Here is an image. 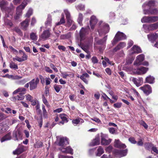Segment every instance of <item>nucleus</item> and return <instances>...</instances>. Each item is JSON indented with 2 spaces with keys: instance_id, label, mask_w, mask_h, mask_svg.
Listing matches in <instances>:
<instances>
[{
  "instance_id": "nucleus-56",
  "label": "nucleus",
  "mask_w": 158,
  "mask_h": 158,
  "mask_svg": "<svg viewBox=\"0 0 158 158\" xmlns=\"http://www.w3.org/2000/svg\"><path fill=\"white\" fill-rule=\"evenodd\" d=\"M77 8L81 10H83L85 9V6L83 5H79L77 6Z\"/></svg>"
},
{
  "instance_id": "nucleus-38",
  "label": "nucleus",
  "mask_w": 158,
  "mask_h": 158,
  "mask_svg": "<svg viewBox=\"0 0 158 158\" xmlns=\"http://www.w3.org/2000/svg\"><path fill=\"white\" fill-rule=\"evenodd\" d=\"M42 101L48 107H49L50 106L49 104H48V102L44 97V95H42Z\"/></svg>"
},
{
  "instance_id": "nucleus-4",
  "label": "nucleus",
  "mask_w": 158,
  "mask_h": 158,
  "mask_svg": "<svg viewBox=\"0 0 158 158\" xmlns=\"http://www.w3.org/2000/svg\"><path fill=\"white\" fill-rule=\"evenodd\" d=\"M158 20L157 16H145L141 19V22L143 23H152L156 22Z\"/></svg>"
},
{
  "instance_id": "nucleus-64",
  "label": "nucleus",
  "mask_w": 158,
  "mask_h": 158,
  "mask_svg": "<svg viewBox=\"0 0 158 158\" xmlns=\"http://www.w3.org/2000/svg\"><path fill=\"white\" fill-rule=\"evenodd\" d=\"M59 158H73L71 156H68L62 155H60L59 156Z\"/></svg>"
},
{
  "instance_id": "nucleus-7",
  "label": "nucleus",
  "mask_w": 158,
  "mask_h": 158,
  "mask_svg": "<svg viewBox=\"0 0 158 158\" xmlns=\"http://www.w3.org/2000/svg\"><path fill=\"white\" fill-rule=\"evenodd\" d=\"M149 41L152 43H154L158 39V34L156 33H151L147 35Z\"/></svg>"
},
{
  "instance_id": "nucleus-11",
  "label": "nucleus",
  "mask_w": 158,
  "mask_h": 158,
  "mask_svg": "<svg viewBox=\"0 0 158 158\" xmlns=\"http://www.w3.org/2000/svg\"><path fill=\"white\" fill-rule=\"evenodd\" d=\"M69 144L68 139L66 137H61L60 139L58 145L61 147H64V146Z\"/></svg>"
},
{
  "instance_id": "nucleus-30",
  "label": "nucleus",
  "mask_w": 158,
  "mask_h": 158,
  "mask_svg": "<svg viewBox=\"0 0 158 158\" xmlns=\"http://www.w3.org/2000/svg\"><path fill=\"white\" fill-rule=\"evenodd\" d=\"M100 144V139L98 138H96L91 143L90 145L91 146H94L98 145Z\"/></svg>"
},
{
  "instance_id": "nucleus-20",
  "label": "nucleus",
  "mask_w": 158,
  "mask_h": 158,
  "mask_svg": "<svg viewBox=\"0 0 158 158\" xmlns=\"http://www.w3.org/2000/svg\"><path fill=\"white\" fill-rule=\"evenodd\" d=\"M29 19L27 18L24 21H23L21 23V25L22 28L23 29L25 30H27V28L29 25Z\"/></svg>"
},
{
  "instance_id": "nucleus-62",
  "label": "nucleus",
  "mask_w": 158,
  "mask_h": 158,
  "mask_svg": "<svg viewBox=\"0 0 158 158\" xmlns=\"http://www.w3.org/2000/svg\"><path fill=\"white\" fill-rule=\"evenodd\" d=\"M51 68L56 72H58L57 69L55 67V66L52 64L51 63L50 64Z\"/></svg>"
},
{
  "instance_id": "nucleus-24",
  "label": "nucleus",
  "mask_w": 158,
  "mask_h": 158,
  "mask_svg": "<svg viewBox=\"0 0 158 158\" xmlns=\"http://www.w3.org/2000/svg\"><path fill=\"white\" fill-rule=\"evenodd\" d=\"M80 46L81 48L84 51L87 53L89 52V47L90 46V44L88 43L85 44L81 45Z\"/></svg>"
},
{
  "instance_id": "nucleus-18",
  "label": "nucleus",
  "mask_w": 158,
  "mask_h": 158,
  "mask_svg": "<svg viewBox=\"0 0 158 158\" xmlns=\"http://www.w3.org/2000/svg\"><path fill=\"white\" fill-rule=\"evenodd\" d=\"M110 30L109 25L107 24H105L104 25L102 29H98V32L99 34L101 33H103L104 34L108 33Z\"/></svg>"
},
{
  "instance_id": "nucleus-19",
  "label": "nucleus",
  "mask_w": 158,
  "mask_h": 158,
  "mask_svg": "<svg viewBox=\"0 0 158 158\" xmlns=\"http://www.w3.org/2000/svg\"><path fill=\"white\" fill-rule=\"evenodd\" d=\"M97 22V20L96 17L94 16H92L89 21V23L91 29H94V26Z\"/></svg>"
},
{
  "instance_id": "nucleus-32",
  "label": "nucleus",
  "mask_w": 158,
  "mask_h": 158,
  "mask_svg": "<svg viewBox=\"0 0 158 158\" xmlns=\"http://www.w3.org/2000/svg\"><path fill=\"white\" fill-rule=\"evenodd\" d=\"M51 17L50 15H48L47 20L45 23V25L47 27L48 26L51 27Z\"/></svg>"
},
{
  "instance_id": "nucleus-10",
  "label": "nucleus",
  "mask_w": 158,
  "mask_h": 158,
  "mask_svg": "<svg viewBox=\"0 0 158 158\" xmlns=\"http://www.w3.org/2000/svg\"><path fill=\"white\" fill-rule=\"evenodd\" d=\"M148 70V68L142 67L135 69L134 72L137 74L141 75L145 73Z\"/></svg>"
},
{
  "instance_id": "nucleus-3",
  "label": "nucleus",
  "mask_w": 158,
  "mask_h": 158,
  "mask_svg": "<svg viewBox=\"0 0 158 158\" xmlns=\"http://www.w3.org/2000/svg\"><path fill=\"white\" fill-rule=\"evenodd\" d=\"M126 38V36L124 33L118 31L116 34L112 42V44L113 45H114L118 41L125 39Z\"/></svg>"
},
{
  "instance_id": "nucleus-2",
  "label": "nucleus",
  "mask_w": 158,
  "mask_h": 158,
  "mask_svg": "<svg viewBox=\"0 0 158 158\" xmlns=\"http://www.w3.org/2000/svg\"><path fill=\"white\" fill-rule=\"evenodd\" d=\"M31 0H24L22 3L18 6L16 9V13L14 16V19L17 20L19 19L22 15V10L24 9L27 4V3L30 2Z\"/></svg>"
},
{
  "instance_id": "nucleus-44",
  "label": "nucleus",
  "mask_w": 158,
  "mask_h": 158,
  "mask_svg": "<svg viewBox=\"0 0 158 158\" xmlns=\"http://www.w3.org/2000/svg\"><path fill=\"white\" fill-rule=\"evenodd\" d=\"M5 24L10 27H12L13 25L12 22L10 20L7 19H5L4 21Z\"/></svg>"
},
{
  "instance_id": "nucleus-58",
  "label": "nucleus",
  "mask_w": 158,
  "mask_h": 158,
  "mask_svg": "<svg viewBox=\"0 0 158 158\" xmlns=\"http://www.w3.org/2000/svg\"><path fill=\"white\" fill-rule=\"evenodd\" d=\"M133 93L135 95V96L138 98H140V95L138 92L136 91V90L135 89H133Z\"/></svg>"
},
{
  "instance_id": "nucleus-31",
  "label": "nucleus",
  "mask_w": 158,
  "mask_h": 158,
  "mask_svg": "<svg viewBox=\"0 0 158 158\" xmlns=\"http://www.w3.org/2000/svg\"><path fill=\"white\" fill-rule=\"evenodd\" d=\"M149 30L153 31L158 28V23H156L149 25Z\"/></svg>"
},
{
  "instance_id": "nucleus-28",
  "label": "nucleus",
  "mask_w": 158,
  "mask_h": 158,
  "mask_svg": "<svg viewBox=\"0 0 158 158\" xmlns=\"http://www.w3.org/2000/svg\"><path fill=\"white\" fill-rule=\"evenodd\" d=\"M127 149L124 150H116L115 152L119 154L120 157H123L125 156L127 153Z\"/></svg>"
},
{
  "instance_id": "nucleus-13",
  "label": "nucleus",
  "mask_w": 158,
  "mask_h": 158,
  "mask_svg": "<svg viewBox=\"0 0 158 158\" xmlns=\"http://www.w3.org/2000/svg\"><path fill=\"white\" fill-rule=\"evenodd\" d=\"M59 149L63 153L69 154L71 155H73V150L70 146L66 148L61 147Z\"/></svg>"
},
{
  "instance_id": "nucleus-6",
  "label": "nucleus",
  "mask_w": 158,
  "mask_h": 158,
  "mask_svg": "<svg viewBox=\"0 0 158 158\" xmlns=\"http://www.w3.org/2000/svg\"><path fill=\"white\" fill-rule=\"evenodd\" d=\"M39 79L38 77L35 79H33L31 81L29 82L30 85V89L31 90L35 89L37 85L39 84Z\"/></svg>"
},
{
  "instance_id": "nucleus-57",
  "label": "nucleus",
  "mask_w": 158,
  "mask_h": 158,
  "mask_svg": "<svg viewBox=\"0 0 158 158\" xmlns=\"http://www.w3.org/2000/svg\"><path fill=\"white\" fill-rule=\"evenodd\" d=\"M35 109L36 110H37V112H38L40 114V113L41 112V110L40 109V105L39 104V103H38L37 105H36L35 107Z\"/></svg>"
},
{
  "instance_id": "nucleus-61",
  "label": "nucleus",
  "mask_w": 158,
  "mask_h": 158,
  "mask_svg": "<svg viewBox=\"0 0 158 158\" xmlns=\"http://www.w3.org/2000/svg\"><path fill=\"white\" fill-rule=\"evenodd\" d=\"M129 140L132 143L135 144L136 143V141L135 140V139L134 138H130L129 139Z\"/></svg>"
},
{
  "instance_id": "nucleus-60",
  "label": "nucleus",
  "mask_w": 158,
  "mask_h": 158,
  "mask_svg": "<svg viewBox=\"0 0 158 158\" xmlns=\"http://www.w3.org/2000/svg\"><path fill=\"white\" fill-rule=\"evenodd\" d=\"M112 149V147L111 146H109L106 148L105 150L106 152L110 153L111 152Z\"/></svg>"
},
{
  "instance_id": "nucleus-1",
  "label": "nucleus",
  "mask_w": 158,
  "mask_h": 158,
  "mask_svg": "<svg viewBox=\"0 0 158 158\" xmlns=\"http://www.w3.org/2000/svg\"><path fill=\"white\" fill-rule=\"evenodd\" d=\"M8 3L7 1L2 0L0 1V7L2 10L6 13V16L9 17L10 15L11 16L14 9V7L12 3L10 4V7H7L6 6Z\"/></svg>"
},
{
  "instance_id": "nucleus-35",
  "label": "nucleus",
  "mask_w": 158,
  "mask_h": 158,
  "mask_svg": "<svg viewBox=\"0 0 158 158\" xmlns=\"http://www.w3.org/2000/svg\"><path fill=\"white\" fill-rule=\"evenodd\" d=\"M83 19V15L81 13H79L78 15V17L77 19V22L80 25H82V22Z\"/></svg>"
},
{
  "instance_id": "nucleus-55",
  "label": "nucleus",
  "mask_w": 158,
  "mask_h": 158,
  "mask_svg": "<svg viewBox=\"0 0 158 158\" xmlns=\"http://www.w3.org/2000/svg\"><path fill=\"white\" fill-rule=\"evenodd\" d=\"M122 105V103L121 102H117L114 104V106L116 108H119Z\"/></svg>"
},
{
  "instance_id": "nucleus-41",
  "label": "nucleus",
  "mask_w": 158,
  "mask_h": 158,
  "mask_svg": "<svg viewBox=\"0 0 158 158\" xmlns=\"http://www.w3.org/2000/svg\"><path fill=\"white\" fill-rule=\"evenodd\" d=\"M66 115L65 114H61L60 115V117L62 120L65 121V123L68 122L67 118L66 117Z\"/></svg>"
},
{
  "instance_id": "nucleus-42",
  "label": "nucleus",
  "mask_w": 158,
  "mask_h": 158,
  "mask_svg": "<svg viewBox=\"0 0 158 158\" xmlns=\"http://www.w3.org/2000/svg\"><path fill=\"white\" fill-rule=\"evenodd\" d=\"M19 94L23 95L25 94L26 92V89L25 88L23 87L19 88Z\"/></svg>"
},
{
  "instance_id": "nucleus-29",
  "label": "nucleus",
  "mask_w": 158,
  "mask_h": 158,
  "mask_svg": "<svg viewBox=\"0 0 158 158\" xmlns=\"http://www.w3.org/2000/svg\"><path fill=\"white\" fill-rule=\"evenodd\" d=\"M24 98V96L23 95L19 94L16 97H13L12 98V100L13 101L15 100H22Z\"/></svg>"
},
{
  "instance_id": "nucleus-47",
  "label": "nucleus",
  "mask_w": 158,
  "mask_h": 158,
  "mask_svg": "<svg viewBox=\"0 0 158 158\" xmlns=\"http://www.w3.org/2000/svg\"><path fill=\"white\" fill-rule=\"evenodd\" d=\"M139 123L141 125L143 126L144 128L147 129L148 128V126L147 124L143 120L139 121Z\"/></svg>"
},
{
  "instance_id": "nucleus-48",
  "label": "nucleus",
  "mask_w": 158,
  "mask_h": 158,
  "mask_svg": "<svg viewBox=\"0 0 158 158\" xmlns=\"http://www.w3.org/2000/svg\"><path fill=\"white\" fill-rule=\"evenodd\" d=\"M42 107L44 116L45 118H46L47 117V112L45 109V106L44 105H42Z\"/></svg>"
},
{
  "instance_id": "nucleus-25",
  "label": "nucleus",
  "mask_w": 158,
  "mask_h": 158,
  "mask_svg": "<svg viewBox=\"0 0 158 158\" xmlns=\"http://www.w3.org/2000/svg\"><path fill=\"white\" fill-rule=\"evenodd\" d=\"M155 5V2L154 1H150L148 2L145 3L143 5V7L144 8L146 6H148L150 8L154 6Z\"/></svg>"
},
{
  "instance_id": "nucleus-36",
  "label": "nucleus",
  "mask_w": 158,
  "mask_h": 158,
  "mask_svg": "<svg viewBox=\"0 0 158 158\" xmlns=\"http://www.w3.org/2000/svg\"><path fill=\"white\" fill-rule=\"evenodd\" d=\"M54 88L57 93H59L62 88V86L61 85L55 84L53 86Z\"/></svg>"
},
{
  "instance_id": "nucleus-40",
  "label": "nucleus",
  "mask_w": 158,
  "mask_h": 158,
  "mask_svg": "<svg viewBox=\"0 0 158 158\" xmlns=\"http://www.w3.org/2000/svg\"><path fill=\"white\" fill-rule=\"evenodd\" d=\"M30 38L32 40L34 41L36 40L37 39V36L36 33L34 32H32L30 34Z\"/></svg>"
},
{
  "instance_id": "nucleus-9",
  "label": "nucleus",
  "mask_w": 158,
  "mask_h": 158,
  "mask_svg": "<svg viewBox=\"0 0 158 158\" xmlns=\"http://www.w3.org/2000/svg\"><path fill=\"white\" fill-rule=\"evenodd\" d=\"M144 59V56L143 54L139 55L137 56L135 61L134 64L136 66H138L142 64V62Z\"/></svg>"
},
{
  "instance_id": "nucleus-17",
  "label": "nucleus",
  "mask_w": 158,
  "mask_h": 158,
  "mask_svg": "<svg viewBox=\"0 0 158 158\" xmlns=\"http://www.w3.org/2000/svg\"><path fill=\"white\" fill-rule=\"evenodd\" d=\"M131 81L137 87L140 86L143 83V78L142 77H139L138 79L132 77Z\"/></svg>"
},
{
  "instance_id": "nucleus-15",
  "label": "nucleus",
  "mask_w": 158,
  "mask_h": 158,
  "mask_svg": "<svg viewBox=\"0 0 158 158\" xmlns=\"http://www.w3.org/2000/svg\"><path fill=\"white\" fill-rule=\"evenodd\" d=\"M89 30V27L88 28H82L80 32V35L81 39H83L84 36L88 34V31Z\"/></svg>"
},
{
  "instance_id": "nucleus-26",
  "label": "nucleus",
  "mask_w": 158,
  "mask_h": 158,
  "mask_svg": "<svg viewBox=\"0 0 158 158\" xmlns=\"http://www.w3.org/2000/svg\"><path fill=\"white\" fill-rule=\"evenodd\" d=\"M146 82L149 84H153L155 82V78L153 76L149 75L146 77Z\"/></svg>"
},
{
  "instance_id": "nucleus-59",
  "label": "nucleus",
  "mask_w": 158,
  "mask_h": 158,
  "mask_svg": "<svg viewBox=\"0 0 158 158\" xmlns=\"http://www.w3.org/2000/svg\"><path fill=\"white\" fill-rule=\"evenodd\" d=\"M11 78L14 80H18L21 79L22 78V77L18 75H15L12 76Z\"/></svg>"
},
{
  "instance_id": "nucleus-23",
  "label": "nucleus",
  "mask_w": 158,
  "mask_h": 158,
  "mask_svg": "<svg viewBox=\"0 0 158 158\" xmlns=\"http://www.w3.org/2000/svg\"><path fill=\"white\" fill-rule=\"evenodd\" d=\"M24 151V147L23 146H19L15 151L13 152L14 154L19 155Z\"/></svg>"
},
{
  "instance_id": "nucleus-54",
  "label": "nucleus",
  "mask_w": 158,
  "mask_h": 158,
  "mask_svg": "<svg viewBox=\"0 0 158 158\" xmlns=\"http://www.w3.org/2000/svg\"><path fill=\"white\" fill-rule=\"evenodd\" d=\"M39 123V125L40 128L41 127L43 124V120L42 117H40V119H36Z\"/></svg>"
},
{
  "instance_id": "nucleus-52",
  "label": "nucleus",
  "mask_w": 158,
  "mask_h": 158,
  "mask_svg": "<svg viewBox=\"0 0 158 158\" xmlns=\"http://www.w3.org/2000/svg\"><path fill=\"white\" fill-rule=\"evenodd\" d=\"M91 60L92 62L94 64L97 63L98 62V60L96 56H93Z\"/></svg>"
},
{
  "instance_id": "nucleus-22",
  "label": "nucleus",
  "mask_w": 158,
  "mask_h": 158,
  "mask_svg": "<svg viewBox=\"0 0 158 158\" xmlns=\"http://www.w3.org/2000/svg\"><path fill=\"white\" fill-rule=\"evenodd\" d=\"M143 13L144 14H155L158 13V10L156 9H153L152 10H148L143 9Z\"/></svg>"
},
{
  "instance_id": "nucleus-63",
  "label": "nucleus",
  "mask_w": 158,
  "mask_h": 158,
  "mask_svg": "<svg viewBox=\"0 0 158 158\" xmlns=\"http://www.w3.org/2000/svg\"><path fill=\"white\" fill-rule=\"evenodd\" d=\"M45 71L50 73H52L53 72L52 70L50 69V68L48 67H45L44 68Z\"/></svg>"
},
{
  "instance_id": "nucleus-21",
  "label": "nucleus",
  "mask_w": 158,
  "mask_h": 158,
  "mask_svg": "<svg viewBox=\"0 0 158 158\" xmlns=\"http://www.w3.org/2000/svg\"><path fill=\"white\" fill-rule=\"evenodd\" d=\"M114 146L118 148H124L126 146L124 144L121 143L118 139H115L114 142Z\"/></svg>"
},
{
  "instance_id": "nucleus-37",
  "label": "nucleus",
  "mask_w": 158,
  "mask_h": 158,
  "mask_svg": "<svg viewBox=\"0 0 158 158\" xmlns=\"http://www.w3.org/2000/svg\"><path fill=\"white\" fill-rule=\"evenodd\" d=\"M81 121V123L84 122V120L83 119H82L80 118H78V119L73 120L72 121V123L73 124L77 125Z\"/></svg>"
},
{
  "instance_id": "nucleus-16",
  "label": "nucleus",
  "mask_w": 158,
  "mask_h": 158,
  "mask_svg": "<svg viewBox=\"0 0 158 158\" xmlns=\"http://www.w3.org/2000/svg\"><path fill=\"white\" fill-rule=\"evenodd\" d=\"M49 28L47 30L44 31L43 33L40 36V38L43 39L44 40H45L48 38L50 35V33Z\"/></svg>"
},
{
  "instance_id": "nucleus-49",
  "label": "nucleus",
  "mask_w": 158,
  "mask_h": 158,
  "mask_svg": "<svg viewBox=\"0 0 158 158\" xmlns=\"http://www.w3.org/2000/svg\"><path fill=\"white\" fill-rule=\"evenodd\" d=\"M28 81L27 79H24L21 80L17 82V83L19 85H23Z\"/></svg>"
},
{
  "instance_id": "nucleus-12",
  "label": "nucleus",
  "mask_w": 158,
  "mask_h": 158,
  "mask_svg": "<svg viewBox=\"0 0 158 158\" xmlns=\"http://www.w3.org/2000/svg\"><path fill=\"white\" fill-rule=\"evenodd\" d=\"M64 12L66 15V19L68 24L69 25H71L73 22V21L71 19L69 11L67 9H64Z\"/></svg>"
},
{
  "instance_id": "nucleus-8",
  "label": "nucleus",
  "mask_w": 158,
  "mask_h": 158,
  "mask_svg": "<svg viewBox=\"0 0 158 158\" xmlns=\"http://www.w3.org/2000/svg\"><path fill=\"white\" fill-rule=\"evenodd\" d=\"M139 89L147 95H149L152 92V88L148 85H145L143 86L140 87Z\"/></svg>"
},
{
  "instance_id": "nucleus-5",
  "label": "nucleus",
  "mask_w": 158,
  "mask_h": 158,
  "mask_svg": "<svg viewBox=\"0 0 158 158\" xmlns=\"http://www.w3.org/2000/svg\"><path fill=\"white\" fill-rule=\"evenodd\" d=\"M111 139H109L108 135L105 134H102L101 135V143L102 145H107L111 142Z\"/></svg>"
},
{
  "instance_id": "nucleus-43",
  "label": "nucleus",
  "mask_w": 158,
  "mask_h": 158,
  "mask_svg": "<svg viewBox=\"0 0 158 158\" xmlns=\"http://www.w3.org/2000/svg\"><path fill=\"white\" fill-rule=\"evenodd\" d=\"M33 13V10L31 8H29L25 15V17L29 18L31 15Z\"/></svg>"
},
{
  "instance_id": "nucleus-14",
  "label": "nucleus",
  "mask_w": 158,
  "mask_h": 158,
  "mask_svg": "<svg viewBox=\"0 0 158 158\" xmlns=\"http://www.w3.org/2000/svg\"><path fill=\"white\" fill-rule=\"evenodd\" d=\"M142 52V51L140 48L138 46L134 45L131 48L130 55H132L134 53H139Z\"/></svg>"
},
{
  "instance_id": "nucleus-53",
  "label": "nucleus",
  "mask_w": 158,
  "mask_h": 158,
  "mask_svg": "<svg viewBox=\"0 0 158 158\" xmlns=\"http://www.w3.org/2000/svg\"><path fill=\"white\" fill-rule=\"evenodd\" d=\"M107 35L105 36L102 40H99L98 43L99 44H103L104 42H105L107 39Z\"/></svg>"
},
{
  "instance_id": "nucleus-33",
  "label": "nucleus",
  "mask_w": 158,
  "mask_h": 158,
  "mask_svg": "<svg viewBox=\"0 0 158 158\" xmlns=\"http://www.w3.org/2000/svg\"><path fill=\"white\" fill-rule=\"evenodd\" d=\"M65 20L64 19V14L62 13L61 14V17L60 19V21L56 23V25L57 26L62 24L64 23H65Z\"/></svg>"
},
{
  "instance_id": "nucleus-46",
  "label": "nucleus",
  "mask_w": 158,
  "mask_h": 158,
  "mask_svg": "<svg viewBox=\"0 0 158 158\" xmlns=\"http://www.w3.org/2000/svg\"><path fill=\"white\" fill-rule=\"evenodd\" d=\"M143 31L146 33H148V31H150L149 25H147L146 24H143Z\"/></svg>"
},
{
  "instance_id": "nucleus-51",
  "label": "nucleus",
  "mask_w": 158,
  "mask_h": 158,
  "mask_svg": "<svg viewBox=\"0 0 158 158\" xmlns=\"http://www.w3.org/2000/svg\"><path fill=\"white\" fill-rule=\"evenodd\" d=\"M109 132L112 134H114L116 132V129L113 127H110L109 128Z\"/></svg>"
},
{
  "instance_id": "nucleus-39",
  "label": "nucleus",
  "mask_w": 158,
  "mask_h": 158,
  "mask_svg": "<svg viewBox=\"0 0 158 158\" xmlns=\"http://www.w3.org/2000/svg\"><path fill=\"white\" fill-rule=\"evenodd\" d=\"M10 68L17 69H18V67L17 64L13 62H11L10 64Z\"/></svg>"
},
{
  "instance_id": "nucleus-50",
  "label": "nucleus",
  "mask_w": 158,
  "mask_h": 158,
  "mask_svg": "<svg viewBox=\"0 0 158 158\" xmlns=\"http://www.w3.org/2000/svg\"><path fill=\"white\" fill-rule=\"evenodd\" d=\"M26 100L29 102H31L33 100V97L30 94H28L25 95Z\"/></svg>"
},
{
  "instance_id": "nucleus-45",
  "label": "nucleus",
  "mask_w": 158,
  "mask_h": 158,
  "mask_svg": "<svg viewBox=\"0 0 158 158\" xmlns=\"http://www.w3.org/2000/svg\"><path fill=\"white\" fill-rule=\"evenodd\" d=\"M14 30L20 36H22L23 34V33L21 31L20 29H19L18 27H15L14 29Z\"/></svg>"
},
{
  "instance_id": "nucleus-27",
  "label": "nucleus",
  "mask_w": 158,
  "mask_h": 158,
  "mask_svg": "<svg viewBox=\"0 0 158 158\" xmlns=\"http://www.w3.org/2000/svg\"><path fill=\"white\" fill-rule=\"evenodd\" d=\"M11 138V133L9 132L1 139V142H3L5 141L10 139Z\"/></svg>"
},
{
  "instance_id": "nucleus-34",
  "label": "nucleus",
  "mask_w": 158,
  "mask_h": 158,
  "mask_svg": "<svg viewBox=\"0 0 158 158\" xmlns=\"http://www.w3.org/2000/svg\"><path fill=\"white\" fill-rule=\"evenodd\" d=\"M98 152L96 154L97 156H101L104 152L103 149L101 146H99L97 150Z\"/></svg>"
}]
</instances>
